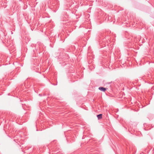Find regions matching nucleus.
Returning a JSON list of instances; mask_svg holds the SVG:
<instances>
[{"label":"nucleus","mask_w":154,"mask_h":154,"mask_svg":"<svg viewBox=\"0 0 154 154\" xmlns=\"http://www.w3.org/2000/svg\"><path fill=\"white\" fill-rule=\"evenodd\" d=\"M107 89V88H104L103 87H100L98 88L99 90L103 92H105L106 90Z\"/></svg>","instance_id":"nucleus-1"},{"label":"nucleus","mask_w":154,"mask_h":154,"mask_svg":"<svg viewBox=\"0 0 154 154\" xmlns=\"http://www.w3.org/2000/svg\"><path fill=\"white\" fill-rule=\"evenodd\" d=\"M102 114H100L97 115L98 119H100L102 118Z\"/></svg>","instance_id":"nucleus-2"}]
</instances>
